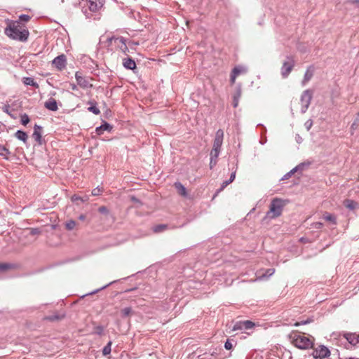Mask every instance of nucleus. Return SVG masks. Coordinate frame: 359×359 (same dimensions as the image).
<instances>
[{
    "label": "nucleus",
    "instance_id": "1",
    "mask_svg": "<svg viewBox=\"0 0 359 359\" xmlns=\"http://www.w3.org/2000/svg\"><path fill=\"white\" fill-rule=\"evenodd\" d=\"M6 34L14 39L22 42L27 40L29 31L18 21L11 22L5 29Z\"/></svg>",
    "mask_w": 359,
    "mask_h": 359
},
{
    "label": "nucleus",
    "instance_id": "2",
    "mask_svg": "<svg viewBox=\"0 0 359 359\" xmlns=\"http://www.w3.org/2000/svg\"><path fill=\"white\" fill-rule=\"evenodd\" d=\"M287 203V201L282 198H273L270 204L269 210L266 213V216L270 219H274L280 216L283 209Z\"/></svg>",
    "mask_w": 359,
    "mask_h": 359
},
{
    "label": "nucleus",
    "instance_id": "3",
    "mask_svg": "<svg viewBox=\"0 0 359 359\" xmlns=\"http://www.w3.org/2000/svg\"><path fill=\"white\" fill-rule=\"evenodd\" d=\"M290 338L292 344L299 349H308L313 345L311 338L297 332L291 334Z\"/></svg>",
    "mask_w": 359,
    "mask_h": 359
},
{
    "label": "nucleus",
    "instance_id": "4",
    "mask_svg": "<svg viewBox=\"0 0 359 359\" xmlns=\"http://www.w3.org/2000/svg\"><path fill=\"white\" fill-rule=\"evenodd\" d=\"M312 96H313V91L309 89L306 90L302 93V94L301 95V98H300L301 104H302L301 112L302 114H304L306 111V110L308 109V108L311 104Z\"/></svg>",
    "mask_w": 359,
    "mask_h": 359
},
{
    "label": "nucleus",
    "instance_id": "5",
    "mask_svg": "<svg viewBox=\"0 0 359 359\" xmlns=\"http://www.w3.org/2000/svg\"><path fill=\"white\" fill-rule=\"evenodd\" d=\"M295 62L292 57H287L281 67V74L283 78L287 77L294 66Z\"/></svg>",
    "mask_w": 359,
    "mask_h": 359
},
{
    "label": "nucleus",
    "instance_id": "6",
    "mask_svg": "<svg viewBox=\"0 0 359 359\" xmlns=\"http://www.w3.org/2000/svg\"><path fill=\"white\" fill-rule=\"evenodd\" d=\"M75 79L77 82V85L83 89L90 88L93 87V84L90 83V79L88 77L83 76L82 73L76 72L75 74Z\"/></svg>",
    "mask_w": 359,
    "mask_h": 359
},
{
    "label": "nucleus",
    "instance_id": "7",
    "mask_svg": "<svg viewBox=\"0 0 359 359\" xmlns=\"http://www.w3.org/2000/svg\"><path fill=\"white\" fill-rule=\"evenodd\" d=\"M312 355L316 359H323L330 355V351L326 346L322 345L315 348Z\"/></svg>",
    "mask_w": 359,
    "mask_h": 359
},
{
    "label": "nucleus",
    "instance_id": "8",
    "mask_svg": "<svg viewBox=\"0 0 359 359\" xmlns=\"http://www.w3.org/2000/svg\"><path fill=\"white\" fill-rule=\"evenodd\" d=\"M247 72H248V68L245 66H243V65L236 66L231 72V79H230L231 83L232 84H233L235 83L236 79L238 76H239L241 74H245L247 73Z\"/></svg>",
    "mask_w": 359,
    "mask_h": 359
},
{
    "label": "nucleus",
    "instance_id": "9",
    "mask_svg": "<svg viewBox=\"0 0 359 359\" xmlns=\"http://www.w3.org/2000/svg\"><path fill=\"white\" fill-rule=\"evenodd\" d=\"M111 43L112 41L119 48V49L125 54L128 51V48L126 43V40L123 37H111L109 39Z\"/></svg>",
    "mask_w": 359,
    "mask_h": 359
},
{
    "label": "nucleus",
    "instance_id": "10",
    "mask_svg": "<svg viewBox=\"0 0 359 359\" xmlns=\"http://www.w3.org/2000/svg\"><path fill=\"white\" fill-rule=\"evenodd\" d=\"M87 6L92 12H97L104 5V0H86Z\"/></svg>",
    "mask_w": 359,
    "mask_h": 359
},
{
    "label": "nucleus",
    "instance_id": "11",
    "mask_svg": "<svg viewBox=\"0 0 359 359\" xmlns=\"http://www.w3.org/2000/svg\"><path fill=\"white\" fill-rule=\"evenodd\" d=\"M224 137V132L222 130L219 129L216 133L215 137L213 142V148L221 149Z\"/></svg>",
    "mask_w": 359,
    "mask_h": 359
},
{
    "label": "nucleus",
    "instance_id": "12",
    "mask_svg": "<svg viewBox=\"0 0 359 359\" xmlns=\"http://www.w3.org/2000/svg\"><path fill=\"white\" fill-rule=\"evenodd\" d=\"M53 65H55L57 69L62 70L66 66V57L64 55L57 56L53 60Z\"/></svg>",
    "mask_w": 359,
    "mask_h": 359
},
{
    "label": "nucleus",
    "instance_id": "13",
    "mask_svg": "<svg viewBox=\"0 0 359 359\" xmlns=\"http://www.w3.org/2000/svg\"><path fill=\"white\" fill-rule=\"evenodd\" d=\"M219 149L213 148L210 151V168L212 169L214 166L216 165L217 163V158L220 153Z\"/></svg>",
    "mask_w": 359,
    "mask_h": 359
},
{
    "label": "nucleus",
    "instance_id": "14",
    "mask_svg": "<svg viewBox=\"0 0 359 359\" xmlns=\"http://www.w3.org/2000/svg\"><path fill=\"white\" fill-rule=\"evenodd\" d=\"M314 72V68L313 66H310L304 74V79L302 81V84L304 86L313 77Z\"/></svg>",
    "mask_w": 359,
    "mask_h": 359
},
{
    "label": "nucleus",
    "instance_id": "15",
    "mask_svg": "<svg viewBox=\"0 0 359 359\" xmlns=\"http://www.w3.org/2000/svg\"><path fill=\"white\" fill-rule=\"evenodd\" d=\"M44 106L48 110L55 111L58 109L57 103L53 98L48 99L44 104Z\"/></svg>",
    "mask_w": 359,
    "mask_h": 359
},
{
    "label": "nucleus",
    "instance_id": "16",
    "mask_svg": "<svg viewBox=\"0 0 359 359\" xmlns=\"http://www.w3.org/2000/svg\"><path fill=\"white\" fill-rule=\"evenodd\" d=\"M344 337L352 345H356L359 342V335L355 333H346Z\"/></svg>",
    "mask_w": 359,
    "mask_h": 359
},
{
    "label": "nucleus",
    "instance_id": "17",
    "mask_svg": "<svg viewBox=\"0 0 359 359\" xmlns=\"http://www.w3.org/2000/svg\"><path fill=\"white\" fill-rule=\"evenodd\" d=\"M123 65L126 69L133 70L136 68V64L134 60L130 57H126L123 60Z\"/></svg>",
    "mask_w": 359,
    "mask_h": 359
},
{
    "label": "nucleus",
    "instance_id": "18",
    "mask_svg": "<svg viewBox=\"0 0 359 359\" xmlns=\"http://www.w3.org/2000/svg\"><path fill=\"white\" fill-rule=\"evenodd\" d=\"M41 130L42 128L41 126L36 124L34 126L32 135L34 140L39 144H41Z\"/></svg>",
    "mask_w": 359,
    "mask_h": 359
},
{
    "label": "nucleus",
    "instance_id": "19",
    "mask_svg": "<svg viewBox=\"0 0 359 359\" xmlns=\"http://www.w3.org/2000/svg\"><path fill=\"white\" fill-rule=\"evenodd\" d=\"M304 168L303 164H299L293 169H292L290 172H287L281 179V180H285L289 179L293 174H294L298 170H302Z\"/></svg>",
    "mask_w": 359,
    "mask_h": 359
},
{
    "label": "nucleus",
    "instance_id": "20",
    "mask_svg": "<svg viewBox=\"0 0 359 359\" xmlns=\"http://www.w3.org/2000/svg\"><path fill=\"white\" fill-rule=\"evenodd\" d=\"M175 187L177 189L179 194L182 196H187V189L180 182H175Z\"/></svg>",
    "mask_w": 359,
    "mask_h": 359
},
{
    "label": "nucleus",
    "instance_id": "21",
    "mask_svg": "<svg viewBox=\"0 0 359 359\" xmlns=\"http://www.w3.org/2000/svg\"><path fill=\"white\" fill-rule=\"evenodd\" d=\"M15 136L16 138H18V140L22 141L24 143L27 142L28 136H27V133L25 132L22 131V130H18L15 133Z\"/></svg>",
    "mask_w": 359,
    "mask_h": 359
},
{
    "label": "nucleus",
    "instance_id": "22",
    "mask_svg": "<svg viewBox=\"0 0 359 359\" xmlns=\"http://www.w3.org/2000/svg\"><path fill=\"white\" fill-rule=\"evenodd\" d=\"M23 83L27 86H32L35 88H39V84L34 81L31 77H24Z\"/></svg>",
    "mask_w": 359,
    "mask_h": 359
},
{
    "label": "nucleus",
    "instance_id": "23",
    "mask_svg": "<svg viewBox=\"0 0 359 359\" xmlns=\"http://www.w3.org/2000/svg\"><path fill=\"white\" fill-rule=\"evenodd\" d=\"M111 129V126H110V124H109L107 123H104V124H102L100 127H97L96 128V131H97V133L98 135H100V134L102 133L103 131H104V130H110Z\"/></svg>",
    "mask_w": 359,
    "mask_h": 359
},
{
    "label": "nucleus",
    "instance_id": "24",
    "mask_svg": "<svg viewBox=\"0 0 359 359\" xmlns=\"http://www.w3.org/2000/svg\"><path fill=\"white\" fill-rule=\"evenodd\" d=\"M344 204L349 210H354L358 205V203L350 199L345 200Z\"/></svg>",
    "mask_w": 359,
    "mask_h": 359
},
{
    "label": "nucleus",
    "instance_id": "25",
    "mask_svg": "<svg viewBox=\"0 0 359 359\" xmlns=\"http://www.w3.org/2000/svg\"><path fill=\"white\" fill-rule=\"evenodd\" d=\"M11 154L10 151L4 146L0 145V156L5 159H8V156Z\"/></svg>",
    "mask_w": 359,
    "mask_h": 359
},
{
    "label": "nucleus",
    "instance_id": "26",
    "mask_svg": "<svg viewBox=\"0 0 359 359\" xmlns=\"http://www.w3.org/2000/svg\"><path fill=\"white\" fill-rule=\"evenodd\" d=\"M242 322H243V327L244 330L252 329L255 326V323L250 320H245V321H242Z\"/></svg>",
    "mask_w": 359,
    "mask_h": 359
},
{
    "label": "nucleus",
    "instance_id": "27",
    "mask_svg": "<svg viewBox=\"0 0 359 359\" xmlns=\"http://www.w3.org/2000/svg\"><path fill=\"white\" fill-rule=\"evenodd\" d=\"M166 229H167V225H165V224H158V225L155 226L153 228V231L155 233H160V232L163 231Z\"/></svg>",
    "mask_w": 359,
    "mask_h": 359
},
{
    "label": "nucleus",
    "instance_id": "28",
    "mask_svg": "<svg viewBox=\"0 0 359 359\" xmlns=\"http://www.w3.org/2000/svg\"><path fill=\"white\" fill-rule=\"evenodd\" d=\"M76 223L74 220H69L66 222L65 226L68 230H72L75 228Z\"/></svg>",
    "mask_w": 359,
    "mask_h": 359
},
{
    "label": "nucleus",
    "instance_id": "29",
    "mask_svg": "<svg viewBox=\"0 0 359 359\" xmlns=\"http://www.w3.org/2000/svg\"><path fill=\"white\" fill-rule=\"evenodd\" d=\"M323 218H324L326 221L331 222H332V223H333V224H335V223H336V218L334 217V215H331V214H325V215H324Z\"/></svg>",
    "mask_w": 359,
    "mask_h": 359
},
{
    "label": "nucleus",
    "instance_id": "30",
    "mask_svg": "<svg viewBox=\"0 0 359 359\" xmlns=\"http://www.w3.org/2000/svg\"><path fill=\"white\" fill-rule=\"evenodd\" d=\"M232 330L233 331L244 330L243 327V322L242 321L236 322L234 324V325L233 326Z\"/></svg>",
    "mask_w": 359,
    "mask_h": 359
},
{
    "label": "nucleus",
    "instance_id": "31",
    "mask_svg": "<svg viewBox=\"0 0 359 359\" xmlns=\"http://www.w3.org/2000/svg\"><path fill=\"white\" fill-rule=\"evenodd\" d=\"M111 342L109 341L103 348L102 353L104 355H107L111 353Z\"/></svg>",
    "mask_w": 359,
    "mask_h": 359
},
{
    "label": "nucleus",
    "instance_id": "32",
    "mask_svg": "<svg viewBox=\"0 0 359 359\" xmlns=\"http://www.w3.org/2000/svg\"><path fill=\"white\" fill-rule=\"evenodd\" d=\"M132 313V309L130 307H126L121 310V313L123 317L129 316Z\"/></svg>",
    "mask_w": 359,
    "mask_h": 359
},
{
    "label": "nucleus",
    "instance_id": "33",
    "mask_svg": "<svg viewBox=\"0 0 359 359\" xmlns=\"http://www.w3.org/2000/svg\"><path fill=\"white\" fill-rule=\"evenodd\" d=\"M21 123L22 125L26 126L29 122V118L27 114H23L20 116Z\"/></svg>",
    "mask_w": 359,
    "mask_h": 359
},
{
    "label": "nucleus",
    "instance_id": "34",
    "mask_svg": "<svg viewBox=\"0 0 359 359\" xmlns=\"http://www.w3.org/2000/svg\"><path fill=\"white\" fill-rule=\"evenodd\" d=\"M99 212L102 214L106 215L107 216H110L109 212L108 209L105 206H101L98 209Z\"/></svg>",
    "mask_w": 359,
    "mask_h": 359
},
{
    "label": "nucleus",
    "instance_id": "35",
    "mask_svg": "<svg viewBox=\"0 0 359 359\" xmlns=\"http://www.w3.org/2000/svg\"><path fill=\"white\" fill-rule=\"evenodd\" d=\"M88 110L93 112L94 114L97 115L100 113L99 109L95 106H91L88 108Z\"/></svg>",
    "mask_w": 359,
    "mask_h": 359
},
{
    "label": "nucleus",
    "instance_id": "36",
    "mask_svg": "<svg viewBox=\"0 0 359 359\" xmlns=\"http://www.w3.org/2000/svg\"><path fill=\"white\" fill-rule=\"evenodd\" d=\"M102 192V190L100 187H96L92 191L93 196H99Z\"/></svg>",
    "mask_w": 359,
    "mask_h": 359
},
{
    "label": "nucleus",
    "instance_id": "37",
    "mask_svg": "<svg viewBox=\"0 0 359 359\" xmlns=\"http://www.w3.org/2000/svg\"><path fill=\"white\" fill-rule=\"evenodd\" d=\"M313 126V121L311 119H309L304 123V126L307 130H309Z\"/></svg>",
    "mask_w": 359,
    "mask_h": 359
},
{
    "label": "nucleus",
    "instance_id": "38",
    "mask_svg": "<svg viewBox=\"0 0 359 359\" xmlns=\"http://www.w3.org/2000/svg\"><path fill=\"white\" fill-rule=\"evenodd\" d=\"M231 182L229 181V180L224 181L221 185L220 189L218 190V191H222L226 187H227L229 184Z\"/></svg>",
    "mask_w": 359,
    "mask_h": 359
},
{
    "label": "nucleus",
    "instance_id": "39",
    "mask_svg": "<svg viewBox=\"0 0 359 359\" xmlns=\"http://www.w3.org/2000/svg\"><path fill=\"white\" fill-rule=\"evenodd\" d=\"M48 320H51V321H53V320H60L62 318V317H60V316L58 315H53V316H50L46 318Z\"/></svg>",
    "mask_w": 359,
    "mask_h": 359
},
{
    "label": "nucleus",
    "instance_id": "40",
    "mask_svg": "<svg viewBox=\"0 0 359 359\" xmlns=\"http://www.w3.org/2000/svg\"><path fill=\"white\" fill-rule=\"evenodd\" d=\"M224 348L226 349V350H230L233 348V345L231 344V342L229 341V340H227L225 344H224Z\"/></svg>",
    "mask_w": 359,
    "mask_h": 359
},
{
    "label": "nucleus",
    "instance_id": "41",
    "mask_svg": "<svg viewBox=\"0 0 359 359\" xmlns=\"http://www.w3.org/2000/svg\"><path fill=\"white\" fill-rule=\"evenodd\" d=\"M30 19V17L27 15H21L20 16V20L22 21L27 22Z\"/></svg>",
    "mask_w": 359,
    "mask_h": 359
},
{
    "label": "nucleus",
    "instance_id": "42",
    "mask_svg": "<svg viewBox=\"0 0 359 359\" xmlns=\"http://www.w3.org/2000/svg\"><path fill=\"white\" fill-rule=\"evenodd\" d=\"M323 223L319 222H315L313 224V228H316V229H320L323 227Z\"/></svg>",
    "mask_w": 359,
    "mask_h": 359
},
{
    "label": "nucleus",
    "instance_id": "43",
    "mask_svg": "<svg viewBox=\"0 0 359 359\" xmlns=\"http://www.w3.org/2000/svg\"><path fill=\"white\" fill-rule=\"evenodd\" d=\"M275 272L274 269H269L266 271L267 274H265L264 276H270L272 274H273Z\"/></svg>",
    "mask_w": 359,
    "mask_h": 359
},
{
    "label": "nucleus",
    "instance_id": "44",
    "mask_svg": "<svg viewBox=\"0 0 359 359\" xmlns=\"http://www.w3.org/2000/svg\"><path fill=\"white\" fill-rule=\"evenodd\" d=\"M8 268V265L6 264H0V271H4Z\"/></svg>",
    "mask_w": 359,
    "mask_h": 359
},
{
    "label": "nucleus",
    "instance_id": "45",
    "mask_svg": "<svg viewBox=\"0 0 359 359\" xmlns=\"http://www.w3.org/2000/svg\"><path fill=\"white\" fill-rule=\"evenodd\" d=\"M39 233H40V231L39 229H32V230H31L32 235L39 234Z\"/></svg>",
    "mask_w": 359,
    "mask_h": 359
},
{
    "label": "nucleus",
    "instance_id": "46",
    "mask_svg": "<svg viewBox=\"0 0 359 359\" xmlns=\"http://www.w3.org/2000/svg\"><path fill=\"white\" fill-rule=\"evenodd\" d=\"M238 98H236V96H234L233 102V107L236 108L238 106Z\"/></svg>",
    "mask_w": 359,
    "mask_h": 359
},
{
    "label": "nucleus",
    "instance_id": "47",
    "mask_svg": "<svg viewBox=\"0 0 359 359\" xmlns=\"http://www.w3.org/2000/svg\"><path fill=\"white\" fill-rule=\"evenodd\" d=\"M78 200L83 201V199L81 197H79V196H78L76 195L72 196V201H78Z\"/></svg>",
    "mask_w": 359,
    "mask_h": 359
},
{
    "label": "nucleus",
    "instance_id": "48",
    "mask_svg": "<svg viewBox=\"0 0 359 359\" xmlns=\"http://www.w3.org/2000/svg\"><path fill=\"white\" fill-rule=\"evenodd\" d=\"M69 87H70V88H71L72 90H78L77 85H76V84H74V83H70V84H69Z\"/></svg>",
    "mask_w": 359,
    "mask_h": 359
},
{
    "label": "nucleus",
    "instance_id": "49",
    "mask_svg": "<svg viewBox=\"0 0 359 359\" xmlns=\"http://www.w3.org/2000/svg\"><path fill=\"white\" fill-rule=\"evenodd\" d=\"M235 177H236V172H233L231 174V176H230V178H229V181L231 182H232L234 180H235Z\"/></svg>",
    "mask_w": 359,
    "mask_h": 359
},
{
    "label": "nucleus",
    "instance_id": "50",
    "mask_svg": "<svg viewBox=\"0 0 359 359\" xmlns=\"http://www.w3.org/2000/svg\"><path fill=\"white\" fill-rule=\"evenodd\" d=\"M8 109H9V106H8V105L4 106V107H3V111H4V112H6V114H8L11 115V114L9 113Z\"/></svg>",
    "mask_w": 359,
    "mask_h": 359
},
{
    "label": "nucleus",
    "instance_id": "51",
    "mask_svg": "<svg viewBox=\"0 0 359 359\" xmlns=\"http://www.w3.org/2000/svg\"><path fill=\"white\" fill-rule=\"evenodd\" d=\"M310 322V320H306V321H302L301 323H296L294 324L295 326H299L300 325H304V324H307Z\"/></svg>",
    "mask_w": 359,
    "mask_h": 359
},
{
    "label": "nucleus",
    "instance_id": "52",
    "mask_svg": "<svg viewBox=\"0 0 359 359\" xmlns=\"http://www.w3.org/2000/svg\"><path fill=\"white\" fill-rule=\"evenodd\" d=\"M357 127H358V124H357L355 122H354V123L351 125V128L352 130H355V128H357Z\"/></svg>",
    "mask_w": 359,
    "mask_h": 359
},
{
    "label": "nucleus",
    "instance_id": "53",
    "mask_svg": "<svg viewBox=\"0 0 359 359\" xmlns=\"http://www.w3.org/2000/svg\"><path fill=\"white\" fill-rule=\"evenodd\" d=\"M79 219L80 220H84L86 219V216L84 215H81L79 217Z\"/></svg>",
    "mask_w": 359,
    "mask_h": 359
},
{
    "label": "nucleus",
    "instance_id": "54",
    "mask_svg": "<svg viewBox=\"0 0 359 359\" xmlns=\"http://www.w3.org/2000/svg\"><path fill=\"white\" fill-rule=\"evenodd\" d=\"M353 2L356 5V6L359 8V0H355Z\"/></svg>",
    "mask_w": 359,
    "mask_h": 359
},
{
    "label": "nucleus",
    "instance_id": "55",
    "mask_svg": "<svg viewBox=\"0 0 359 359\" xmlns=\"http://www.w3.org/2000/svg\"><path fill=\"white\" fill-rule=\"evenodd\" d=\"M238 100H239V97H241V93L238 92L236 95H235Z\"/></svg>",
    "mask_w": 359,
    "mask_h": 359
},
{
    "label": "nucleus",
    "instance_id": "56",
    "mask_svg": "<svg viewBox=\"0 0 359 359\" xmlns=\"http://www.w3.org/2000/svg\"><path fill=\"white\" fill-rule=\"evenodd\" d=\"M345 359H359V358H351H351H345Z\"/></svg>",
    "mask_w": 359,
    "mask_h": 359
},
{
    "label": "nucleus",
    "instance_id": "57",
    "mask_svg": "<svg viewBox=\"0 0 359 359\" xmlns=\"http://www.w3.org/2000/svg\"><path fill=\"white\" fill-rule=\"evenodd\" d=\"M107 286V285L103 286L100 290L105 288Z\"/></svg>",
    "mask_w": 359,
    "mask_h": 359
}]
</instances>
